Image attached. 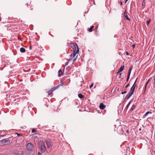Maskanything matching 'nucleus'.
<instances>
[{
    "instance_id": "10",
    "label": "nucleus",
    "mask_w": 155,
    "mask_h": 155,
    "mask_svg": "<svg viewBox=\"0 0 155 155\" xmlns=\"http://www.w3.org/2000/svg\"><path fill=\"white\" fill-rule=\"evenodd\" d=\"M152 113L150 111L147 112L144 114L143 116V118H144L147 116L149 114H151Z\"/></svg>"
},
{
    "instance_id": "20",
    "label": "nucleus",
    "mask_w": 155,
    "mask_h": 155,
    "mask_svg": "<svg viewBox=\"0 0 155 155\" xmlns=\"http://www.w3.org/2000/svg\"><path fill=\"white\" fill-rule=\"evenodd\" d=\"M149 80H150L149 79V80H148V81H147V83H146V85H145V90H146V88L147 85V84H148V83L149 81Z\"/></svg>"
},
{
    "instance_id": "11",
    "label": "nucleus",
    "mask_w": 155,
    "mask_h": 155,
    "mask_svg": "<svg viewBox=\"0 0 155 155\" xmlns=\"http://www.w3.org/2000/svg\"><path fill=\"white\" fill-rule=\"evenodd\" d=\"M124 68V65H122L119 69V72H121L122 71Z\"/></svg>"
},
{
    "instance_id": "3",
    "label": "nucleus",
    "mask_w": 155,
    "mask_h": 155,
    "mask_svg": "<svg viewBox=\"0 0 155 155\" xmlns=\"http://www.w3.org/2000/svg\"><path fill=\"white\" fill-rule=\"evenodd\" d=\"M38 145L41 151L44 153L46 150V147L45 143L43 141H40L38 143Z\"/></svg>"
},
{
    "instance_id": "16",
    "label": "nucleus",
    "mask_w": 155,
    "mask_h": 155,
    "mask_svg": "<svg viewBox=\"0 0 155 155\" xmlns=\"http://www.w3.org/2000/svg\"><path fill=\"white\" fill-rule=\"evenodd\" d=\"M135 107H136L135 105L134 104H133V105L132 107H131V108L130 109V110L131 111L133 110H134V109L135 108Z\"/></svg>"
},
{
    "instance_id": "21",
    "label": "nucleus",
    "mask_w": 155,
    "mask_h": 155,
    "mask_svg": "<svg viewBox=\"0 0 155 155\" xmlns=\"http://www.w3.org/2000/svg\"><path fill=\"white\" fill-rule=\"evenodd\" d=\"M150 20H148V21H147V25H148L150 23Z\"/></svg>"
},
{
    "instance_id": "2",
    "label": "nucleus",
    "mask_w": 155,
    "mask_h": 155,
    "mask_svg": "<svg viewBox=\"0 0 155 155\" xmlns=\"http://www.w3.org/2000/svg\"><path fill=\"white\" fill-rule=\"evenodd\" d=\"M137 81V80L136 79V81H135L134 84L132 86V87H131L130 91L129 92L128 94L127 95L126 97V98L127 99H129L130 96L133 94L134 92V90L135 89V87H137V84H135V83Z\"/></svg>"
},
{
    "instance_id": "18",
    "label": "nucleus",
    "mask_w": 155,
    "mask_h": 155,
    "mask_svg": "<svg viewBox=\"0 0 155 155\" xmlns=\"http://www.w3.org/2000/svg\"><path fill=\"white\" fill-rule=\"evenodd\" d=\"M53 92V91L51 92V90L50 91H49V92H48V95H50Z\"/></svg>"
},
{
    "instance_id": "7",
    "label": "nucleus",
    "mask_w": 155,
    "mask_h": 155,
    "mask_svg": "<svg viewBox=\"0 0 155 155\" xmlns=\"http://www.w3.org/2000/svg\"><path fill=\"white\" fill-rule=\"evenodd\" d=\"M106 107V105L103 103H101L99 105V107L101 109L103 110Z\"/></svg>"
},
{
    "instance_id": "37",
    "label": "nucleus",
    "mask_w": 155,
    "mask_h": 155,
    "mask_svg": "<svg viewBox=\"0 0 155 155\" xmlns=\"http://www.w3.org/2000/svg\"><path fill=\"white\" fill-rule=\"evenodd\" d=\"M128 0H126V1H125V3H126V2H127V1H128Z\"/></svg>"
},
{
    "instance_id": "26",
    "label": "nucleus",
    "mask_w": 155,
    "mask_h": 155,
    "mask_svg": "<svg viewBox=\"0 0 155 155\" xmlns=\"http://www.w3.org/2000/svg\"><path fill=\"white\" fill-rule=\"evenodd\" d=\"M132 67H130L129 69V71L131 72V71L132 69Z\"/></svg>"
},
{
    "instance_id": "33",
    "label": "nucleus",
    "mask_w": 155,
    "mask_h": 155,
    "mask_svg": "<svg viewBox=\"0 0 155 155\" xmlns=\"http://www.w3.org/2000/svg\"><path fill=\"white\" fill-rule=\"evenodd\" d=\"M132 46L133 47V48H134L135 47V45L134 44H133L132 45Z\"/></svg>"
},
{
    "instance_id": "32",
    "label": "nucleus",
    "mask_w": 155,
    "mask_h": 155,
    "mask_svg": "<svg viewBox=\"0 0 155 155\" xmlns=\"http://www.w3.org/2000/svg\"><path fill=\"white\" fill-rule=\"evenodd\" d=\"M37 155H41V153L40 152H38Z\"/></svg>"
},
{
    "instance_id": "15",
    "label": "nucleus",
    "mask_w": 155,
    "mask_h": 155,
    "mask_svg": "<svg viewBox=\"0 0 155 155\" xmlns=\"http://www.w3.org/2000/svg\"><path fill=\"white\" fill-rule=\"evenodd\" d=\"M78 97L80 98H82L84 97V96L81 94H78Z\"/></svg>"
},
{
    "instance_id": "1",
    "label": "nucleus",
    "mask_w": 155,
    "mask_h": 155,
    "mask_svg": "<svg viewBox=\"0 0 155 155\" xmlns=\"http://www.w3.org/2000/svg\"><path fill=\"white\" fill-rule=\"evenodd\" d=\"M78 49L76 51H74V52H73L71 55V58L68 60V61L66 63L65 65H67L68 64L69 62L72 60H73V63H74L76 60L78 56V54L76 55V54H78Z\"/></svg>"
},
{
    "instance_id": "14",
    "label": "nucleus",
    "mask_w": 155,
    "mask_h": 155,
    "mask_svg": "<svg viewBox=\"0 0 155 155\" xmlns=\"http://www.w3.org/2000/svg\"><path fill=\"white\" fill-rule=\"evenodd\" d=\"M94 27V26H92L90 28L88 29V31L90 32H92Z\"/></svg>"
},
{
    "instance_id": "40",
    "label": "nucleus",
    "mask_w": 155,
    "mask_h": 155,
    "mask_svg": "<svg viewBox=\"0 0 155 155\" xmlns=\"http://www.w3.org/2000/svg\"><path fill=\"white\" fill-rule=\"evenodd\" d=\"M29 42H30V45H31V41H29Z\"/></svg>"
},
{
    "instance_id": "6",
    "label": "nucleus",
    "mask_w": 155,
    "mask_h": 155,
    "mask_svg": "<svg viewBox=\"0 0 155 155\" xmlns=\"http://www.w3.org/2000/svg\"><path fill=\"white\" fill-rule=\"evenodd\" d=\"M45 142L46 143L47 147L48 148H49L51 145V141L49 139H46Z\"/></svg>"
},
{
    "instance_id": "29",
    "label": "nucleus",
    "mask_w": 155,
    "mask_h": 155,
    "mask_svg": "<svg viewBox=\"0 0 155 155\" xmlns=\"http://www.w3.org/2000/svg\"><path fill=\"white\" fill-rule=\"evenodd\" d=\"M121 73H120V75H119V78H121V79H122L121 78Z\"/></svg>"
},
{
    "instance_id": "9",
    "label": "nucleus",
    "mask_w": 155,
    "mask_h": 155,
    "mask_svg": "<svg viewBox=\"0 0 155 155\" xmlns=\"http://www.w3.org/2000/svg\"><path fill=\"white\" fill-rule=\"evenodd\" d=\"M60 85H58L57 86H56L55 87H53L51 89V91L52 92V91H54L55 90L58 88H59V87L60 86Z\"/></svg>"
},
{
    "instance_id": "36",
    "label": "nucleus",
    "mask_w": 155,
    "mask_h": 155,
    "mask_svg": "<svg viewBox=\"0 0 155 155\" xmlns=\"http://www.w3.org/2000/svg\"><path fill=\"white\" fill-rule=\"evenodd\" d=\"M127 133H129V131L128 130H127Z\"/></svg>"
},
{
    "instance_id": "39",
    "label": "nucleus",
    "mask_w": 155,
    "mask_h": 155,
    "mask_svg": "<svg viewBox=\"0 0 155 155\" xmlns=\"http://www.w3.org/2000/svg\"><path fill=\"white\" fill-rule=\"evenodd\" d=\"M120 4H121V5H122V2H121Z\"/></svg>"
},
{
    "instance_id": "24",
    "label": "nucleus",
    "mask_w": 155,
    "mask_h": 155,
    "mask_svg": "<svg viewBox=\"0 0 155 155\" xmlns=\"http://www.w3.org/2000/svg\"><path fill=\"white\" fill-rule=\"evenodd\" d=\"M129 78H130V76H127V80H126V81H128V80L129 79Z\"/></svg>"
},
{
    "instance_id": "38",
    "label": "nucleus",
    "mask_w": 155,
    "mask_h": 155,
    "mask_svg": "<svg viewBox=\"0 0 155 155\" xmlns=\"http://www.w3.org/2000/svg\"><path fill=\"white\" fill-rule=\"evenodd\" d=\"M31 46H30V49H31Z\"/></svg>"
},
{
    "instance_id": "31",
    "label": "nucleus",
    "mask_w": 155,
    "mask_h": 155,
    "mask_svg": "<svg viewBox=\"0 0 155 155\" xmlns=\"http://www.w3.org/2000/svg\"><path fill=\"white\" fill-rule=\"evenodd\" d=\"M127 93V91H125L123 92H122L121 94H124Z\"/></svg>"
},
{
    "instance_id": "30",
    "label": "nucleus",
    "mask_w": 155,
    "mask_h": 155,
    "mask_svg": "<svg viewBox=\"0 0 155 155\" xmlns=\"http://www.w3.org/2000/svg\"><path fill=\"white\" fill-rule=\"evenodd\" d=\"M129 86H130V84H129V83L125 87V88H127V87H128Z\"/></svg>"
},
{
    "instance_id": "41",
    "label": "nucleus",
    "mask_w": 155,
    "mask_h": 155,
    "mask_svg": "<svg viewBox=\"0 0 155 155\" xmlns=\"http://www.w3.org/2000/svg\"><path fill=\"white\" fill-rule=\"evenodd\" d=\"M68 81H69V82H70V80H69H69H68Z\"/></svg>"
},
{
    "instance_id": "34",
    "label": "nucleus",
    "mask_w": 155,
    "mask_h": 155,
    "mask_svg": "<svg viewBox=\"0 0 155 155\" xmlns=\"http://www.w3.org/2000/svg\"><path fill=\"white\" fill-rule=\"evenodd\" d=\"M126 54L127 55H129V53L127 51H126Z\"/></svg>"
},
{
    "instance_id": "12",
    "label": "nucleus",
    "mask_w": 155,
    "mask_h": 155,
    "mask_svg": "<svg viewBox=\"0 0 155 155\" xmlns=\"http://www.w3.org/2000/svg\"><path fill=\"white\" fill-rule=\"evenodd\" d=\"M63 74V72L62 71L61 69H60L58 71V77H60L61 75H62Z\"/></svg>"
},
{
    "instance_id": "5",
    "label": "nucleus",
    "mask_w": 155,
    "mask_h": 155,
    "mask_svg": "<svg viewBox=\"0 0 155 155\" xmlns=\"http://www.w3.org/2000/svg\"><path fill=\"white\" fill-rule=\"evenodd\" d=\"M1 143L4 145L8 144L10 142V140L8 139H4L1 140Z\"/></svg>"
},
{
    "instance_id": "4",
    "label": "nucleus",
    "mask_w": 155,
    "mask_h": 155,
    "mask_svg": "<svg viewBox=\"0 0 155 155\" xmlns=\"http://www.w3.org/2000/svg\"><path fill=\"white\" fill-rule=\"evenodd\" d=\"M26 148L28 150L31 151L34 148L33 145L31 143H29L27 145Z\"/></svg>"
},
{
    "instance_id": "22",
    "label": "nucleus",
    "mask_w": 155,
    "mask_h": 155,
    "mask_svg": "<svg viewBox=\"0 0 155 155\" xmlns=\"http://www.w3.org/2000/svg\"><path fill=\"white\" fill-rule=\"evenodd\" d=\"M93 85H94V84L93 83H92L91 85L90 86V88H91L92 87H93Z\"/></svg>"
},
{
    "instance_id": "28",
    "label": "nucleus",
    "mask_w": 155,
    "mask_h": 155,
    "mask_svg": "<svg viewBox=\"0 0 155 155\" xmlns=\"http://www.w3.org/2000/svg\"><path fill=\"white\" fill-rule=\"evenodd\" d=\"M14 154L15 155H20L19 153H14Z\"/></svg>"
},
{
    "instance_id": "27",
    "label": "nucleus",
    "mask_w": 155,
    "mask_h": 155,
    "mask_svg": "<svg viewBox=\"0 0 155 155\" xmlns=\"http://www.w3.org/2000/svg\"><path fill=\"white\" fill-rule=\"evenodd\" d=\"M131 72L128 71V76H130V74Z\"/></svg>"
},
{
    "instance_id": "8",
    "label": "nucleus",
    "mask_w": 155,
    "mask_h": 155,
    "mask_svg": "<svg viewBox=\"0 0 155 155\" xmlns=\"http://www.w3.org/2000/svg\"><path fill=\"white\" fill-rule=\"evenodd\" d=\"M124 17L128 21L130 20V19L129 18H128V17L127 15V12H126V10H125L124 12Z\"/></svg>"
},
{
    "instance_id": "17",
    "label": "nucleus",
    "mask_w": 155,
    "mask_h": 155,
    "mask_svg": "<svg viewBox=\"0 0 155 155\" xmlns=\"http://www.w3.org/2000/svg\"><path fill=\"white\" fill-rule=\"evenodd\" d=\"M145 5V0H143L142 2V5L143 6Z\"/></svg>"
},
{
    "instance_id": "42",
    "label": "nucleus",
    "mask_w": 155,
    "mask_h": 155,
    "mask_svg": "<svg viewBox=\"0 0 155 155\" xmlns=\"http://www.w3.org/2000/svg\"><path fill=\"white\" fill-rule=\"evenodd\" d=\"M21 155H24V154L23 153L22 154H21Z\"/></svg>"
},
{
    "instance_id": "25",
    "label": "nucleus",
    "mask_w": 155,
    "mask_h": 155,
    "mask_svg": "<svg viewBox=\"0 0 155 155\" xmlns=\"http://www.w3.org/2000/svg\"><path fill=\"white\" fill-rule=\"evenodd\" d=\"M16 134L17 135V136H18V137H19V136H21V134H18V133H16Z\"/></svg>"
},
{
    "instance_id": "23",
    "label": "nucleus",
    "mask_w": 155,
    "mask_h": 155,
    "mask_svg": "<svg viewBox=\"0 0 155 155\" xmlns=\"http://www.w3.org/2000/svg\"><path fill=\"white\" fill-rule=\"evenodd\" d=\"M36 131V130L35 129H32V133H34Z\"/></svg>"
},
{
    "instance_id": "13",
    "label": "nucleus",
    "mask_w": 155,
    "mask_h": 155,
    "mask_svg": "<svg viewBox=\"0 0 155 155\" xmlns=\"http://www.w3.org/2000/svg\"><path fill=\"white\" fill-rule=\"evenodd\" d=\"M20 51L21 53H24L25 51V49L23 48H21L20 49Z\"/></svg>"
},
{
    "instance_id": "19",
    "label": "nucleus",
    "mask_w": 155,
    "mask_h": 155,
    "mask_svg": "<svg viewBox=\"0 0 155 155\" xmlns=\"http://www.w3.org/2000/svg\"><path fill=\"white\" fill-rule=\"evenodd\" d=\"M131 103V101H130L129 102V103H128V104H127V106H126V108L127 109L128 108V107H129L130 105V104Z\"/></svg>"
},
{
    "instance_id": "35",
    "label": "nucleus",
    "mask_w": 155,
    "mask_h": 155,
    "mask_svg": "<svg viewBox=\"0 0 155 155\" xmlns=\"http://www.w3.org/2000/svg\"><path fill=\"white\" fill-rule=\"evenodd\" d=\"M120 72H119V70H118L117 72V74H118V73H120Z\"/></svg>"
}]
</instances>
